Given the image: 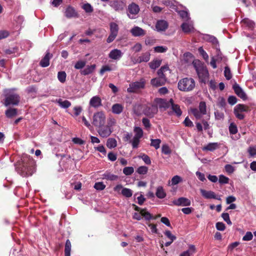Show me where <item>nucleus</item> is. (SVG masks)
I'll return each instance as SVG.
<instances>
[{
  "mask_svg": "<svg viewBox=\"0 0 256 256\" xmlns=\"http://www.w3.org/2000/svg\"><path fill=\"white\" fill-rule=\"evenodd\" d=\"M114 190L118 194L120 193L123 196L126 198L131 197L133 194L132 190L126 188H123L122 186L120 184H117L115 187H114Z\"/></svg>",
  "mask_w": 256,
  "mask_h": 256,
  "instance_id": "nucleus-9",
  "label": "nucleus"
},
{
  "mask_svg": "<svg viewBox=\"0 0 256 256\" xmlns=\"http://www.w3.org/2000/svg\"><path fill=\"white\" fill-rule=\"evenodd\" d=\"M102 178L110 181H116L118 179V176L112 174L110 171H106L102 175Z\"/></svg>",
  "mask_w": 256,
  "mask_h": 256,
  "instance_id": "nucleus-24",
  "label": "nucleus"
},
{
  "mask_svg": "<svg viewBox=\"0 0 256 256\" xmlns=\"http://www.w3.org/2000/svg\"><path fill=\"white\" fill-rule=\"evenodd\" d=\"M178 87L180 90L182 92H190L195 87V82L190 78H184L179 80Z\"/></svg>",
  "mask_w": 256,
  "mask_h": 256,
  "instance_id": "nucleus-2",
  "label": "nucleus"
},
{
  "mask_svg": "<svg viewBox=\"0 0 256 256\" xmlns=\"http://www.w3.org/2000/svg\"><path fill=\"white\" fill-rule=\"evenodd\" d=\"M169 70V67L168 65H164L160 68L158 71V77L166 78L165 72Z\"/></svg>",
  "mask_w": 256,
  "mask_h": 256,
  "instance_id": "nucleus-34",
  "label": "nucleus"
},
{
  "mask_svg": "<svg viewBox=\"0 0 256 256\" xmlns=\"http://www.w3.org/2000/svg\"><path fill=\"white\" fill-rule=\"evenodd\" d=\"M156 195L160 199L164 198L166 197V193L162 186H159L156 188Z\"/></svg>",
  "mask_w": 256,
  "mask_h": 256,
  "instance_id": "nucleus-31",
  "label": "nucleus"
},
{
  "mask_svg": "<svg viewBox=\"0 0 256 256\" xmlns=\"http://www.w3.org/2000/svg\"><path fill=\"white\" fill-rule=\"evenodd\" d=\"M233 89L236 95L244 100L246 99V96L242 89L237 84L233 85Z\"/></svg>",
  "mask_w": 256,
  "mask_h": 256,
  "instance_id": "nucleus-18",
  "label": "nucleus"
},
{
  "mask_svg": "<svg viewBox=\"0 0 256 256\" xmlns=\"http://www.w3.org/2000/svg\"><path fill=\"white\" fill-rule=\"evenodd\" d=\"M117 146V142L114 138H109L106 142V146L108 148L112 149L114 148Z\"/></svg>",
  "mask_w": 256,
  "mask_h": 256,
  "instance_id": "nucleus-37",
  "label": "nucleus"
},
{
  "mask_svg": "<svg viewBox=\"0 0 256 256\" xmlns=\"http://www.w3.org/2000/svg\"><path fill=\"white\" fill-rule=\"evenodd\" d=\"M174 204L177 206H190L191 204L190 200L184 197H180L176 200H173Z\"/></svg>",
  "mask_w": 256,
  "mask_h": 256,
  "instance_id": "nucleus-14",
  "label": "nucleus"
},
{
  "mask_svg": "<svg viewBox=\"0 0 256 256\" xmlns=\"http://www.w3.org/2000/svg\"><path fill=\"white\" fill-rule=\"evenodd\" d=\"M86 62L84 60H79L77 62L75 65L74 68L77 70L82 68L86 65Z\"/></svg>",
  "mask_w": 256,
  "mask_h": 256,
  "instance_id": "nucleus-56",
  "label": "nucleus"
},
{
  "mask_svg": "<svg viewBox=\"0 0 256 256\" xmlns=\"http://www.w3.org/2000/svg\"><path fill=\"white\" fill-rule=\"evenodd\" d=\"M178 14L182 18L184 21L190 19L189 16V14L187 11L180 10L178 12Z\"/></svg>",
  "mask_w": 256,
  "mask_h": 256,
  "instance_id": "nucleus-49",
  "label": "nucleus"
},
{
  "mask_svg": "<svg viewBox=\"0 0 256 256\" xmlns=\"http://www.w3.org/2000/svg\"><path fill=\"white\" fill-rule=\"evenodd\" d=\"M214 116L216 119L218 120H223L224 118V113L219 112L218 110H216L214 112Z\"/></svg>",
  "mask_w": 256,
  "mask_h": 256,
  "instance_id": "nucleus-63",
  "label": "nucleus"
},
{
  "mask_svg": "<svg viewBox=\"0 0 256 256\" xmlns=\"http://www.w3.org/2000/svg\"><path fill=\"white\" fill-rule=\"evenodd\" d=\"M150 54L149 52H146L142 54L140 56L133 60L134 64L148 62L150 60Z\"/></svg>",
  "mask_w": 256,
  "mask_h": 256,
  "instance_id": "nucleus-21",
  "label": "nucleus"
},
{
  "mask_svg": "<svg viewBox=\"0 0 256 256\" xmlns=\"http://www.w3.org/2000/svg\"><path fill=\"white\" fill-rule=\"evenodd\" d=\"M158 112V108L155 104L148 106L144 110V114L150 117H153Z\"/></svg>",
  "mask_w": 256,
  "mask_h": 256,
  "instance_id": "nucleus-13",
  "label": "nucleus"
},
{
  "mask_svg": "<svg viewBox=\"0 0 256 256\" xmlns=\"http://www.w3.org/2000/svg\"><path fill=\"white\" fill-rule=\"evenodd\" d=\"M154 51L158 53H164L167 51L168 48L166 46H157L154 48Z\"/></svg>",
  "mask_w": 256,
  "mask_h": 256,
  "instance_id": "nucleus-51",
  "label": "nucleus"
},
{
  "mask_svg": "<svg viewBox=\"0 0 256 256\" xmlns=\"http://www.w3.org/2000/svg\"><path fill=\"white\" fill-rule=\"evenodd\" d=\"M71 243L69 240H67L66 242L64 248L65 256H70Z\"/></svg>",
  "mask_w": 256,
  "mask_h": 256,
  "instance_id": "nucleus-40",
  "label": "nucleus"
},
{
  "mask_svg": "<svg viewBox=\"0 0 256 256\" xmlns=\"http://www.w3.org/2000/svg\"><path fill=\"white\" fill-rule=\"evenodd\" d=\"M242 23L243 26L250 30L252 29L254 26V22L247 18L243 19L242 20Z\"/></svg>",
  "mask_w": 256,
  "mask_h": 256,
  "instance_id": "nucleus-32",
  "label": "nucleus"
},
{
  "mask_svg": "<svg viewBox=\"0 0 256 256\" xmlns=\"http://www.w3.org/2000/svg\"><path fill=\"white\" fill-rule=\"evenodd\" d=\"M52 57V54L50 52H47L44 56L42 59L40 64L41 66L45 68L49 66L50 60Z\"/></svg>",
  "mask_w": 256,
  "mask_h": 256,
  "instance_id": "nucleus-27",
  "label": "nucleus"
},
{
  "mask_svg": "<svg viewBox=\"0 0 256 256\" xmlns=\"http://www.w3.org/2000/svg\"><path fill=\"white\" fill-rule=\"evenodd\" d=\"M124 110V106L120 104H114L112 108V112L116 114H120Z\"/></svg>",
  "mask_w": 256,
  "mask_h": 256,
  "instance_id": "nucleus-29",
  "label": "nucleus"
},
{
  "mask_svg": "<svg viewBox=\"0 0 256 256\" xmlns=\"http://www.w3.org/2000/svg\"><path fill=\"white\" fill-rule=\"evenodd\" d=\"M170 106H172V110L176 114V116H179L182 114V111L180 106L174 103V100L172 98L170 99Z\"/></svg>",
  "mask_w": 256,
  "mask_h": 256,
  "instance_id": "nucleus-30",
  "label": "nucleus"
},
{
  "mask_svg": "<svg viewBox=\"0 0 256 256\" xmlns=\"http://www.w3.org/2000/svg\"><path fill=\"white\" fill-rule=\"evenodd\" d=\"M253 238V235L250 232H248L246 234L243 236L242 240L244 241H250Z\"/></svg>",
  "mask_w": 256,
  "mask_h": 256,
  "instance_id": "nucleus-62",
  "label": "nucleus"
},
{
  "mask_svg": "<svg viewBox=\"0 0 256 256\" xmlns=\"http://www.w3.org/2000/svg\"><path fill=\"white\" fill-rule=\"evenodd\" d=\"M218 146L219 144L218 142L209 143L204 148V150L213 151L216 150L218 147Z\"/></svg>",
  "mask_w": 256,
  "mask_h": 256,
  "instance_id": "nucleus-39",
  "label": "nucleus"
},
{
  "mask_svg": "<svg viewBox=\"0 0 256 256\" xmlns=\"http://www.w3.org/2000/svg\"><path fill=\"white\" fill-rule=\"evenodd\" d=\"M4 104L8 106L10 105H18L20 102V96L14 93H6L5 94Z\"/></svg>",
  "mask_w": 256,
  "mask_h": 256,
  "instance_id": "nucleus-6",
  "label": "nucleus"
},
{
  "mask_svg": "<svg viewBox=\"0 0 256 256\" xmlns=\"http://www.w3.org/2000/svg\"><path fill=\"white\" fill-rule=\"evenodd\" d=\"M200 54L202 56L206 62L208 60V54L204 50L202 47H200L198 49Z\"/></svg>",
  "mask_w": 256,
  "mask_h": 256,
  "instance_id": "nucleus-53",
  "label": "nucleus"
},
{
  "mask_svg": "<svg viewBox=\"0 0 256 256\" xmlns=\"http://www.w3.org/2000/svg\"><path fill=\"white\" fill-rule=\"evenodd\" d=\"M196 72L199 78L202 81L208 78V72L205 66L201 68L200 70L197 71Z\"/></svg>",
  "mask_w": 256,
  "mask_h": 256,
  "instance_id": "nucleus-26",
  "label": "nucleus"
},
{
  "mask_svg": "<svg viewBox=\"0 0 256 256\" xmlns=\"http://www.w3.org/2000/svg\"><path fill=\"white\" fill-rule=\"evenodd\" d=\"M64 16L68 18H76L78 17V13L73 7L69 6L66 8Z\"/></svg>",
  "mask_w": 256,
  "mask_h": 256,
  "instance_id": "nucleus-20",
  "label": "nucleus"
},
{
  "mask_svg": "<svg viewBox=\"0 0 256 256\" xmlns=\"http://www.w3.org/2000/svg\"><path fill=\"white\" fill-rule=\"evenodd\" d=\"M15 168L18 173L23 177L31 176L35 172L34 161L30 156L24 154L15 164Z\"/></svg>",
  "mask_w": 256,
  "mask_h": 256,
  "instance_id": "nucleus-1",
  "label": "nucleus"
},
{
  "mask_svg": "<svg viewBox=\"0 0 256 256\" xmlns=\"http://www.w3.org/2000/svg\"><path fill=\"white\" fill-rule=\"evenodd\" d=\"M56 102L58 105L62 108H66L70 107L71 105V103L68 100H62V99L60 98L56 100Z\"/></svg>",
  "mask_w": 256,
  "mask_h": 256,
  "instance_id": "nucleus-36",
  "label": "nucleus"
},
{
  "mask_svg": "<svg viewBox=\"0 0 256 256\" xmlns=\"http://www.w3.org/2000/svg\"><path fill=\"white\" fill-rule=\"evenodd\" d=\"M82 8L88 13L92 12L94 10L92 6L88 3L84 4Z\"/></svg>",
  "mask_w": 256,
  "mask_h": 256,
  "instance_id": "nucleus-57",
  "label": "nucleus"
},
{
  "mask_svg": "<svg viewBox=\"0 0 256 256\" xmlns=\"http://www.w3.org/2000/svg\"><path fill=\"white\" fill-rule=\"evenodd\" d=\"M162 63V60L160 59H154L150 62L148 64L151 69L156 70L158 68Z\"/></svg>",
  "mask_w": 256,
  "mask_h": 256,
  "instance_id": "nucleus-35",
  "label": "nucleus"
},
{
  "mask_svg": "<svg viewBox=\"0 0 256 256\" xmlns=\"http://www.w3.org/2000/svg\"><path fill=\"white\" fill-rule=\"evenodd\" d=\"M154 103L157 108L158 107L160 108H164V109L168 108L170 104V100L167 101L166 100L161 98H156L154 100Z\"/></svg>",
  "mask_w": 256,
  "mask_h": 256,
  "instance_id": "nucleus-15",
  "label": "nucleus"
},
{
  "mask_svg": "<svg viewBox=\"0 0 256 256\" xmlns=\"http://www.w3.org/2000/svg\"><path fill=\"white\" fill-rule=\"evenodd\" d=\"M106 116L103 112H98L94 114L92 117V124L96 127H102L106 123Z\"/></svg>",
  "mask_w": 256,
  "mask_h": 256,
  "instance_id": "nucleus-4",
  "label": "nucleus"
},
{
  "mask_svg": "<svg viewBox=\"0 0 256 256\" xmlns=\"http://www.w3.org/2000/svg\"><path fill=\"white\" fill-rule=\"evenodd\" d=\"M110 6L115 11L122 12L126 8V0H112L109 2Z\"/></svg>",
  "mask_w": 256,
  "mask_h": 256,
  "instance_id": "nucleus-5",
  "label": "nucleus"
},
{
  "mask_svg": "<svg viewBox=\"0 0 256 256\" xmlns=\"http://www.w3.org/2000/svg\"><path fill=\"white\" fill-rule=\"evenodd\" d=\"M148 168L146 166H140L137 169V172L140 174H145L148 172Z\"/></svg>",
  "mask_w": 256,
  "mask_h": 256,
  "instance_id": "nucleus-55",
  "label": "nucleus"
},
{
  "mask_svg": "<svg viewBox=\"0 0 256 256\" xmlns=\"http://www.w3.org/2000/svg\"><path fill=\"white\" fill-rule=\"evenodd\" d=\"M140 214L146 220H150L152 218V214L145 209L141 210Z\"/></svg>",
  "mask_w": 256,
  "mask_h": 256,
  "instance_id": "nucleus-47",
  "label": "nucleus"
},
{
  "mask_svg": "<svg viewBox=\"0 0 256 256\" xmlns=\"http://www.w3.org/2000/svg\"><path fill=\"white\" fill-rule=\"evenodd\" d=\"M200 113L203 115L206 114V104L204 102H200L199 104L198 109Z\"/></svg>",
  "mask_w": 256,
  "mask_h": 256,
  "instance_id": "nucleus-50",
  "label": "nucleus"
},
{
  "mask_svg": "<svg viewBox=\"0 0 256 256\" xmlns=\"http://www.w3.org/2000/svg\"><path fill=\"white\" fill-rule=\"evenodd\" d=\"M96 64L87 66L85 68L81 70L80 74L82 75L86 76L92 74L96 68Z\"/></svg>",
  "mask_w": 256,
  "mask_h": 256,
  "instance_id": "nucleus-28",
  "label": "nucleus"
},
{
  "mask_svg": "<svg viewBox=\"0 0 256 256\" xmlns=\"http://www.w3.org/2000/svg\"><path fill=\"white\" fill-rule=\"evenodd\" d=\"M192 64L196 72L200 70L201 68L204 66V64L198 60H194L192 62Z\"/></svg>",
  "mask_w": 256,
  "mask_h": 256,
  "instance_id": "nucleus-41",
  "label": "nucleus"
},
{
  "mask_svg": "<svg viewBox=\"0 0 256 256\" xmlns=\"http://www.w3.org/2000/svg\"><path fill=\"white\" fill-rule=\"evenodd\" d=\"M89 104L92 108H98L102 106V100L98 96H94L90 98Z\"/></svg>",
  "mask_w": 256,
  "mask_h": 256,
  "instance_id": "nucleus-19",
  "label": "nucleus"
},
{
  "mask_svg": "<svg viewBox=\"0 0 256 256\" xmlns=\"http://www.w3.org/2000/svg\"><path fill=\"white\" fill-rule=\"evenodd\" d=\"M134 172V169L132 166L125 167L123 169V173L126 176L131 175Z\"/></svg>",
  "mask_w": 256,
  "mask_h": 256,
  "instance_id": "nucleus-52",
  "label": "nucleus"
},
{
  "mask_svg": "<svg viewBox=\"0 0 256 256\" xmlns=\"http://www.w3.org/2000/svg\"><path fill=\"white\" fill-rule=\"evenodd\" d=\"M224 74L226 80H230L232 78V76L230 69L228 66H226L224 68Z\"/></svg>",
  "mask_w": 256,
  "mask_h": 256,
  "instance_id": "nucleus-60",
  "label": "nucleus"
},
{
  "mask_svg": "<svg viewBox=\"0 0 256 256\" xmlns=\"http://www.w3.org/2000/svg\"><path fill=\"white\" fill-rule=\"evenodd\" d=\"M168 28V23L164 20H159L156 24V28L158 32L165 31Z\"/></svg>",
  "mask_w": 256,
  "mask_h": 256,
  "instance_id": "nucleus-22",
  "label": "nucleus"
},
{
  "mask_svg": "<svg viewBox=\"0 0 256 256\" xmlns=\"http://www.w3.org/2000/svg\"><path fill=\"white\" fill-rule=\"evenodd\" d=\"M17 109L15 108H10L5 112L6 116L8 118H12L17 115Z\"/></svg>",
  "mask_w": 256,
  "mask_h": 256,
  "instance_id": "nucleus-33",
  "label": "nucleus"
},
{
  "mask_svg": "<svg viewBox=\"0 0 256 256\" xmlns=\"http://www.w3.org/2000/svg\"><path fill=\"white\" fill-rule=\"evenodd\" d=\"M200 193L202 196L206 199H216L218 200H221L220 196H216L215 193L211 190H206L204 189L200 190Z\"/></svg>",
  "mask_w": 256,
  "mask_h": 256,
  "instance_id": "nucleus-12",
  "label": "nucleus"
},
{
  "mask_svg": "<svg viewBox=\"0 0 256 256\" xmlns=\"http://www.w3.org/2000/svg\"><path fill=\"white\" fill-rule=\"evenodd\" d=\"M228 130L230 134L234 135L236 134L238 132V128L236 124L232 122L228 126Z\"/></svg>",
  "mask_w": 256,
  "mask_h": 256,
  "instance_id": "nucleus-43",
  "label": "nucleus"
},
{
  "mask_svg": "<svg viewBox=\"0 0 256 256\" xmlns=\"http://www.w3.org/2000/svg\"><path fill=\"white\" fill-rule=\"evenodd\" d=\"M166 78L158 77L152 78L151 80L150 83L154 86H160L164 85L166 84Z\"/></svg>",
  "mask_w": 256,
  "mask_h": 256,
  "instance_id": "nucleus-25",
  "label": "nucleus"
},
{
  "mask_svg": "<svg viewBox=\"0 0 256 256\" xmlns=\"http://www.w3.org/2000/svg\"><path fill=\"white\" fill-rule=\"evenodd\" d=\"M142 122L146 128L148 129L150 128L151 124L150 123V120L148 118H143L142 119Z\"/></svg>",
  "mask_w": 256,
  "mask_h": 256,
  "instance_id": "nucleus-64",
  "label": "nucleus"
},
{
  "mask_svg": "<svg viewBox=\"0 0 256 256\" xmlns=\"http://www.w3.org/2000/svg\"><path fill=\"white\" fill-rule=\"evenodd\" d=\"M98 130V132L100 136L102 138H106L112 132V130L109 126H102Z\"/></svg>",
  "mask_w": 256,
  "mask_h": 256,
  "instance_id": "nucleus-17",
  "label": "nucleus"
},
{
  "mask_svg": "<svg viewBox=\"0 0 256 256\" xmlns=\"http://www.w3.org/2000/svg\"><path fill=\"white\" fill-rule=\"evenodd\" d=\"M191 112L197 119L200 118L203 116L198 108H192Z\"/></svg>",
  "mask_w": 256,
  "mask_h": 256,
  "instance_id": "nucleus-54",
  "label": "nucleus"
},
{
  "mask_svg": "<svg viewBox=\"0 0 256 256\" xmlns=\"http://www.w3.org/2000/svg\"><path fill=\"white\" fill-rule=\"evenodd\" d=\"M94 188L98 190H102L106 188V185L102 182H98L95 183Z\"/></svg>",
  "mask_w": 256,
  "mask_h": 256,
  "instance_id": "nucleus-58",
  "label": "nucleus"
},
{
  "mask_svg": "<svg viewBox=\"0 0 256 256\" xmlns=\"http://www.w3.org/2000/svg\"><path fill=\"white\" fill-rule=\"evenodd\" d=\"M195 252L196 248L194 246L190 245L188 250L182 253L180 256H190V255L194 254Z\"/></svg>",
  "mask_w": 256,
  "mask_h": 256,
  "instance_id": "nucleus-38",
  "label": "nucleus"
},
{
  "mask_svg": "<svg viewBox=\"0 0 256 256\" xmlns=\"http://www.w3.org/2000/svg\"><path fill=\"white\" fill-rule=\"evenodd\" d=\"M182 182V178L179 176L176 175L173 176L171 180V185L174 186Z\"/></svg>",
  "mask_w": 256,
  "mask_h": 256,
  "instance_id": "nucleus-46",
  "label": "nucleus"
},
{
  "mask_svg": "<svg viewBox=\"0 0 256 256\" xmlns=\"http://www.w3.org/2000/svg\"><path fill=\"white\" fill-rule=\"evenodd\" d=\"M247 151L250 157H254L256 156V146H249Z\"/></svg>",
  "mask_w": 256,
  "mask_h": 256,
  "instance_id": "nucleus-48",
  "label": "nucleus"
},
{
  "mask_svg": "<svg viewBox=\"0 0 256 256\" xmlns=\"http://www.w3.org/2000/svg\"><path fill=\"white\" fill-rule=\"evenodd\" d=\"M144 80H140V81L130 83L129 85V87L127 89V92L130 93L136 92L140 89L144 88Z\"/></svg>",
  "mask_w": 256,
  "mask_h": 256,
  "instance_id": "nucleus-8",
  "label": "nucleus"
},
{
  "mask_svg": "<svg viewBox=\"0 0 256 256\" xmlns=\"http://www.w3.org/2000/svg\"><path fill=\"white\" fill-rule=\"evenodd\" d=\"M150 146L154 147L156 150H158L160 148L161 140L160 139H150Z\"/></svg>",
  "mask_w": 256,
  "mask_h": 256,
  "instance_id": "nucleus-44",
  "label": "nucleus"
},
{
  "mask_svg": "<svg viewBox=\"0 0 256 256\" xmlns=\"http://www.w3.org/2000/svg\"><path fill=\"white\" fill-rule=\"evenodd\" d=\"M110 34L108 36L106 42L110 43L113 42L118 36L119 27L118 24L114 22H111L110 24Z\"/></svg>",
  "mask_w": 256,
  "mask_h": 256,
  "instance_id": "nucleus-7",
  "label": "nucleus"
},
{
  "mask_svg": "<svg viewBox=\"0 0 256 256\" xmlns=\"http://www.w3.org/2000/svg\"><path fill=\"white\" fill-rule=\"evenodd\" d=\"M134 135L130 140V143L132 144L134 149L137 148L140 144V139L144 136V132L142 128L139 126H134Z\"/></svg>",
  "mask_w": 256,
  "mask_h": 256,
  "instance_id": "nucleus-3",
  "label": "nucleus"
},
{
  "mask_svg": "<svg viewBox=\"0 0 256 256\" xmlns=\"http://www.w3.org/2000/svg\"><path fill=\"white\" fill-rule=\"evenodd\" d=\"M234 109L242 112H247L249 110V107L244 104H238L235 106Z\"/></svg>",
  "mask_w": 256,
  "mask_h": 256,
  "instance_id": "nucleus-42",
  "label": "nucleus"
},
{
  "mask_svg": "<svg viewBox=\"0 0 256 256\" xmlns=\"http://www.w3.org/2000/svg\"><path fill=\"white\" fill-rule=\"evenodd\" d=\"M139 11L138 6L134 3H132L128 6L127 14L130 18L133 19L136 18V16Z\"/></svg>",
  "mask_w": 256,
  "mask_h": 256,
  "instance_id": "nucleus-10",
  "label": "nucleus"
},
{
  "mask_svg": "<svg viewBox=\"0 0 256 256\" xmlns=\"http://www.w3.org/2000/svg\"><path fill=\"white\" fill-rule=\"evenodd\" d=\"M130 32L134 36H143L146 34L144 30L137 26L133 27L130 30Z\"/></svg>",
  "mask_w": 256,
  "mask_h": 256,
  "instance_id": "nucleus-23",
  "label": "nucleus"
},
{
  "mask_svg": "<svg viewBox=\"0 0 256 256\" xmlns=\"http://www.w3.org/2000/svg\"><path fill=\"white\" fill-rule=\"evenodd\" d=\"M66 74L64 71L59 72L58 74V78L62 83H64L66 82Z\"/></svg>",
  "mask_w": 256,
  "mask_h": 256,
  "instance_id": "nucleus-45",
  "label": "nucleus"
},
{
  "mask_svg": "<svg viewBox=\"0 0 256 256\" xmlns=\"http://www.w3.org/2000/svg\"><path fill=\"white\" fill-rule=\"evenodd\" d=\"M219 182L221 184H226L229 182V178L226 176L221 174L219 176Z\"/></svg>",
  "mask_w": 256,
  "mask_h": 256,
  "instance_id": "nucleus-59",
  "label": "nucleus"
},
{
  "mask_svg": "<svg viewBox=\"0 0 256 256\" xmlns=\"http://www.w3.org/2000/svg\"><path fill=\"white\" fill-rule=\"evenodd\" d=\"M181 28L184 33L188 34L193 32L194 30V22L190 19L186 20L182 24Z\"/></svg>",
  "mask_w": 256,
  "mask_h": 256,
  "instance_id": "nucleus-11",
  "label": "nucleus"
},
{
  "mask_svg": "<svg viewBox=\"0 0 256 256\" xmlns=\"http://www.w3.org/2000/svg\"><path fill=\"white\" fill-rule=\"evenodd\" d=\"M141 158L146 164H150L151 160L150 157L146 154H142L141 156H138Z\"/></svg>",
  "mask_w": 256,
  "mask_h": 256,
  "instance_id": "nucleus-61",
  "label": "nucleus"
},
{
  "mask_svg": "<svg viewBox=\"0 0 256 256\" xmlns=\"http://www.w3.org/2000/svg\"><path fill=\"white\" fill-rule=\"evenodd\" d=\"M123 56V52L118 49L115 48L112 50L109 54L108 57L112 60H118Z\"/></svg>",
  "mask_w": 256,
  "mask_h": 256,
  "instance_id": "nucleus-16",
  "label": "nucleus"
}]
</instances>
